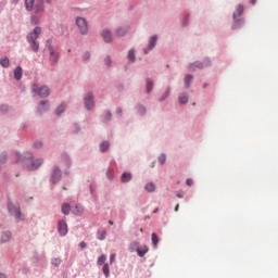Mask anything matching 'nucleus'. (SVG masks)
<instances>
[{"label": "nucleus", "mask_w": 278, "mask_h": 278, "mask_svg": "<svg viewBox=\"0 0 278 278\" xmlns=\"http://www.w3.org/2000/svg\"><path fill=\"white\" fill-rule=\"evenodd\" d=\"M186 184H187V186H192L193 181H192L191 178H188V179L186 180Z\"/></svg>", "instance_id": "obj_46"}, {"label": "nucleus", "mask_w": 278, "mask_h": 278, "mask_svg": "<svg viewBox=\"0 0 278 278\" xmlns=\"http://www.w3.org/2000/svg\"><path fill=\"white\" fill-rule=\"evenodd\" d=\"M106 116H108V121H110V118H112V113L108 112Z\"/></svg>", "instance_id": "obj_49"}, {"label": "nucleus", "mask_w": 278, "mask_h": 278, "mask_svg": "<svg viewBox=\"0 0 278 278\" xmlns=\"http://www.w3.org/2000/svg\"><path fill=\"white\" fill-rule=\"evenodd\" d=\"M25 8L28 12H35L38 14V12H45V1L38 0L34 4V0H25Z\"/></svg>", "instance_id": "obj_2"}, {"label": "nucleus", "mask_w": 278, "mask_h": 278, "mask_svg": "<svg viewBox=\"0 0 278 278\" xmlns=\"http://www.w3.org/2000/svg\"><path fill=\"white\" fill-rule=\"evenodd\" d=\"M101 35H102L104 42H110L112 40V31L104 29V30H102Z\"/></svg>", "instance_id": "obj_12"}, {"label": "nucleus", "mask_w": 278, "mask_h": 278, "mask_svg": "<svg viewBox=\"0 0 278 278\" xmlns=\"http://www.w3.org/2000/svg\"><path fill=\"white\" fill-rule=\"evenodd\" d=\"M1 112H8V105L3 104L0 106Z\"/></svg>", "instance_id": "obj_45"}, {"label": "nucleus", "mask_w": 278, "mask_h": 278, "mask_svg": "<svg viewBox=\"0 0 278 278\" xmlns=\"http://www.w3.org/2000/svg\"><path fill=\"white\" fill-rule=\"evenodd\" d=\"M39 112H47L49 110V102L48 101H41L38 106Z\"/></svg>", "instance_id": "obj_15"}, {"label": "nucleus", "mask_w": 278, "mask_h": 278, "mask_svg": "<svg viewBox=\"0 0 278 278\" xmlns=\"http://www.w3.org/2000/svg\"><path fill=\"white\" fill-rule=\"evenodd\" d=\"M121 181L123 184H127L128 181H131V174L130 173H124L121 177Z\"/></svg>", "instance_id": "obj_17"}, {"label": "nucleus", "mask_w": 278, "mask_h": 278, "mask_svg": "<svg viewBox=\"0 0 278 278\" xmlns=\"http://www.w3.org/2000/svg\"><path fill=\"white\" fill-rule=\"evenodd\" d=\"M14 78L21 80L23 78V67L17 66L14 71Z\"/></svg>", "instance_id": "obj_14"}, {"label": "nucleus", "mask_w": 278, "mask_h": 278, "mask_svg": "<svg viewBox=\"0 0 278 278\" xmlns=\"http://www.w3.org/2000/svg\"><path fill=\"white\" fill-rule=\"evenodd\" d=\"M79 247H80V249H86L87 244H86V242L81 241Z\"/></svg>", "instance_id": "obj_47"}, {"label": "nucleus", "mask_w": 278, "mask_h": 278, "mask_svg": "<svg viewBox=\"0 0 278 278\" xmlns=\"http://www.w3.org/2000/svg\"><path fill=\"white\" fill-rule=\"evenodd\" d=\"M178 199H184V195L181 193H177Z\"/></svg>", "instance_id": "obj_53"}, {"label": "nucleus", "mask_w": 278, "mask_h": 278, "mask_svg": "<svg viewBox=\"0 0 278 278\" xmlns=\"http://www.w3.org/2000/svg\"><path fill=\"white\" fill-rule=\"evenodd\" d=\"M41 34L42 28H40V26L35 27L34 30L27 35V42H34L38 40V36H40Z\"/></svg>", "instance_id": "obj_6"}, {"label": "nucleus", "mask_w": 278, "mask_h": 278, "mask_svg": "<svg viewBox=\"0 0 278 278\" xmlns=\"http://www.w3.org/2000/svg\"><path fill=\"white\" fill-rule=\"evenodd\" d=\"M136 51H134V49H130L129 51H128V60H129V62H135V60H136Z\"/></svg>", "instance_id": "obj_27"}, {"label": "nucleus", "mask_w": 278, "mask_h": 278, "mask_svg": "<svg viewBox=\"0 0 278 278\" xmlns=\"http://www.w3.org/2000/svg\"><path fill=\"white\" fill-rule=\"evenodd\" d=\"M48 51L50 53V63L52 66H55V64H58V60H60V54H58L51 46L48 47Z\"/></svg>", "instance_id": "obj_7"}, {"label": "nucleus", "mask_w": 278, "mask_h": 278, "mask_svg": "<svg viewBox=\"0 0 278 278\" xmlns=\"http://www.w3.org/2000/svg\"><path fill=\"white\" fill-rule=\"evenodd\" d=\"M106 177H108V179H113L114 175H113V173H112V169H109V170L106 172Z\"/></svg>", "instance_id": "obj_41"}, {"label": "nucleus", "mask_w": 278, "mask_h": 278, "mask_svg": "<svg viewBox=\"0 0 278 278\" xmlns=\"http://www.w3.org/2000/svg\"><path fill=\"white\" fill-rule=\"evenodd\" d=\"M116 36L123 37L127 34V28L125 27H119L115 30Z\"/></svg>", "instance_id": "obj_21"}, {"label": "nucleus", "mask_w": 278, "mask_h": 278, "mask_svg": "<svg viewBox=\"0 0 278 278\" xmlns=\"http://www.w3.org/2000/svg\"><path fill=\"white\" fill-rule=\"evenodd\" d=\"M168 94H169V91L167 90V91L165 92L164 98L162 99V101H164V100L168 97Z\"/></svg>", "instance_id": "obj_48"}, {"label": "nucleus", "mask_w": 278, "mask_h": 278, "mask_svg": "<svg viewBox=\"0 0 278 278\" xmlns=\"http://www.w3.org/2000/svg\"><path fill=\"white\" fill-rule=\"evenodd\" d=\"M76 25L83 36L88 34V22L84 17H76Z\"/></svg>", "instance_id": "obj_5"}, {"label": "nucleus", "mask_w": 278, "mask_h": 278, "mask_svg": "<svg viewBox=\"0 0 278 278\" xmlns=\"http://www.w3.org/2000/svg\"><path fill=\"white\" fill-rule=\"evenodd\" d=\"M151 90H153V80L148 79L147 80V92H151Z\"/></svg>", "instance_id": "obj_32"}, {"label": "nucleus", "mask_w": 278, "mask_h": 278, "mask_svg": "<svg viewBox=\"0 0 278 278\" xmlns=\"http://www.w3.org/2000/svg\"><path fill=\"white\" fill-rule=\"evenodd\" d=\"M58 231L60 236H66L68 233V225L64 220H60L58 225Z\"/></svg>", "instance_id": "obj_9"}, {"label": "nucleus", "mask_w": 278, "mask_h": 278, "mask_svg": "<svg viewBox=\"0 0 278 278\" xmlns=\"http://www.w3.org/2000/svg\"><path fill=\"white\" fill-rule=\"evenodd\" d=\"M137 253L139 257H144V255H147V253H149V247L143 245L137 249Z\"/></svg>", "instance_id": "obj_13"}, {"label": "nucleus", "mask_w": 278, "mask_h": 278, "mask_svg": "<svg viewBox=\"0 0 278 278\" xmlns=\"http://www.w3.org/2000/svg\"><path fill=\"white\" fill-rule=\"evenodd\" d=\"M159 210H160V208H155V210L153 211V214H157Z\"/></svg>", "instance_id": "obj_56"}, {"label": "nucleus", "mask_w": 278, "mask_h": 278, "mask_svg": "<svg viewBox=\"0 0 278 278\" xmlns=\"http://www.w3.org/2000/svg\"><path fill=\"white\" fill-rule=\"evenodd\" d=\"M190 81H192V75H187L185 77V86H186V88H190Z\"/></svg>", "instance_id": "obj_31"}, {"label": "nucleus", "mask_w": 278, "mask_h": 278, "mask_svg": "<svg viewBox=\"0 0 278 278\" xmlns=\"http://www.w3.org/2000/svg\"><path fill=\"white\" fill-rule=\"evenodd\" d=\"M108 260V256L105 254H102L99 258H98V266H103V264H105Z\"/></svg>", "instance_id": "obj_28"}, {"label": "nucleus", "mask_w": 278, "mask_h": 278, "mask_svg": "<svg viewBox=\"0 0 278 278\" xmlns=\"http://www.w3.org/2000/svg\"><path fill=\"white\" fill-rule=\"evenodd\" d=\"M31 23H33V25H38V23H40V21L38 20V17L31 16Z\"/></svg>", "instance_id": "obj_39"}, {"label": "nucleus", "mask_w": 278, "mask_h": 278, "mask_svg": "<svg viewBox=\"0 0 278 278\" xmlns=\"http://www.w3.org/2000/svg\"><path fill=\"white\" fill-rule=\"evenodd\" d=\"M0 64L1 66H3V68H8V66H10V59L8 58L1 59Z\"/></svg>", "instance_id": "obj_29"}, {"label": "nucleus", "mask_w": 278, "mask_h": 278, "mask_svg": "<svg viewBox=\"0 0 278 278\" xmlns=\"http://www.w3.org/2000/svg\"><path fill=\"white\" fill-rule=\"evenodd\" d=\"M16 157V162H21L22 165L27 168L28 170H38V168H40V166H42V159H38L36 161L31 160V159H27V157H23V155H21V153H16L15 154Z\"/></svg>", "instance_id": "obj_1"}, {"label": "nucleus", "mask_w": 278, "mask_h": 278, "mask_svg": "<svg viewBox=\"0 0 278 278\" xmlns=\"http://www.w3.org/2000/svg\"><path fill=\"white\" fill-rule=\"evenodd\" d=\"M252 5H255L257 3V0H250Z\"/></svg>", "instance_id": "obj_50"}, {"label": "nucleus", "mask_w": 278, "mask_h": 278, "mask_svg": "<svg viewBox=\"0 0 278 278\" xmlns=\"http://www.w3.org/2000/svg\"><path fill=\"white\" fill-rule=\"evenodd\" d=\"M62 178V172L59 168H54L51 176L52 184H58V181Z\"/></svg>", "instance_id": "obj_11"}, {"label": "nucleus", "mask_w": 278, "mask_h": 278, "mask_svg": "<svg viewBox=\"0 0 278 278\" xmlns=\"http://www.w3.org/2000/svg\"><path fill=\"white\" fill-rule=\"evenodd\" d=\"M146 112H147V109H144V106H142V105L138 106V113L139 114H144Z\"/></svg>", "instance_id": "obj_38"}, {"label": "nucleus", "mask_w": 278, "mask_h": 278, "mask_svg": "<svg viewBox=\"0 0 278 278\" xmlns=\"http://www.w3.org/2000/svg\"><path fill=\"white\" fill-rule=\"evenodd\" d=\"M30 45V49L38 53V49H40V43L38 41H28Z\"/></svg>", "instance_id": "obj_18"}, {"label": "nucleus", "mask_w": 278, "mask_h": 278, "mask_svg": "<svg viewBox=\"0 0 278 278\" xmlns=\"http://www.w3.org/2000/svg\"><path fill=\"white\" fill-rule=\"evenodd\" d=\"M108 232L105 230H98L97 238L98 240H105Z\"/></svg>", "instance_id": "obj_23"}, {"label": "nucleus", "mask_w": 278, "mask_h": 278, "mask_svg": "<svg viewBox=\"0 0 278 278\" xmlns=\"http://www.w3.org/2000/svg\"><path fill=\"white\" fill-rule=\"evenodd\" d=\"M61 210H62V213L65 214V216H68L71 214V204L63 203Z\"/></svg>", "instance_id": "obj_16"}, {"label": "nucleus", "mask_w": 278, "mask_h": 278, "mask_svg": "<svg viewBox=\"0 0 278 278\" xmlns=\"http://www.w3.org/2000/svg\"><path fill=\"white\" fill-rule=\"evenodd\" d=\"M52 264H53L54 266H60V264H62V260H60V258H53V260H52Z\"/></svg>", "instance_id": "obj_35"}, {"label": "nucleus", "mask_w": 278, "mask_h": 278, "mask_svg": "<svg viewBox=\"0 0 278 278\" xmlns=\"http://www.w3.org/2000/svg\"><path fill=\"white\" fill-rule=\"evenodd\" d=\"M188 100H189V98H188V96H187L186 93H181V94L179 96V98H178V101H179V103H181V104L188 103Z\"/></svg>", "instance_id": "obj_24"}, {"label": "nucleus", "mask_w": 278, "mask_h": 278, "mask_svg": "<svg viewBox=\"0 0 278 278\" xmlns=\"http://www.w3.org/2000/svg\"><path fill=\"white\" fill-rule=\"evenodd\" d=\"M65 110H66V104H65V103H62V104L55 110L56 116H60Z\"/></svg>", "instance_id": "obj_25"}, {"label": "nucleus", "mask_w": 278, "mask_h": 278, "mask_svg": "<svg viewBox=\"0 0 278 278\" xmlns=\"http://www.w3.org/2000/svg\"><path fill=\"white\" fill-rule=\"evenodd\" d=\"M109 225H114V222H112V220H109Z\"/></svg>", "instance_id": "obj_57"}, {"label": "nucleus", "mask_w": 278, "mask_h": 278, "mask_svg": "<svg viewBox=\"0 0 278 278\" xmlns=\"http://www.w3.org/2000/svg\"><path fill=\"white\" fill-rule=\"evenodd\" d=\"M117 114H123V110L116 109Z\"/></svg>", "instance_id": "obj_52"}, {"label": "nucleus", "mask_w": 278, "mask_h": 278, "mask_svg": "<svg viewBox=\"0 0 278 278\" xmlns=\"http://www.w3.org/2000/svg\"><path fill=\"white\" fill-rule=\"evenodd\" d=\"M195 68H203V63L201 62H194L189 66V71H195Z\"/></svg>", "instance_id": "obj_22"}, {"label": "nucleus", "mask_w": 278, "mask_h": 278, "mask_svg": "<svg viewBox=\"0 0 278 278\" xmlns=\"http://www.w3.org/2000/svg\"><path fill=\"white\" fill-rule=\"evenodd\" d=\"M116 261V254H111L110 256V263L114 264V262Z\"/></svg>", "instance_id": "obj_42"}, {"label": "nucleus", "mask_w": 278, "mask_h": 278, "mask_svg": "<svg viewBox=\"0 0 278 278\" xmlns=\"http://www.w3.org/2000/svg\"><path fill=\"white\" fill-rule=\"evenodd\" d=\"M0 278H8L5 274L0 273Z\"/></svg>", "instance_id": "obj_55"}, {"label": "nucleus", "mask_w": 278, "mask_h": 278, "mask_svg": "<svg viewBox=\"0 0 278 278\" xmlns=\"http://www.w3.org/2000/svg\"><path fill=\"white\" fill-rule=\"evenodd\" d=\"M8 210L11 216H14L15 220H22L21 205L17 202H9Z\"/></svg>", "instance_id": "obj_3"}, {"label": "nucleus", "mask_w": 278, "mask_h": 278, "mask_svg": "<svg viewBox=\"0 0 278 278\" xmlns=\"http://www.w3.org/2000/svg\"><path fill=\"white\" fill-rule=\"evenodd\" d=\"M104 63L106 66H111L112 65V59H110V56H108L105 60H104Z\"/></svg>", "instance_id": "obj_40"}, {"label": "nucleus", "mask_w": 278, "mask_h": 278, "mask_svg": "<svg viewBox=\"0 0 278 278\" xmlns=\"http://www.w3.org/2000/svg\"><path fill=\"white\" fill-rule=\"evenodd\" d=\"M90 58V53L85 54V60H88Z\"/></svg>", "instance_id": "obj_51"}, {"label": "nucleus", "mask_w": 278, "mask_h": 278, "mask_svg": "<svg viewBox=\"0 0 278 278\" xmlns=\"http://www.w3.org/2000/svg\"><path fill=\"white\" fill-rule=\"evenodd\" d=\"M175 212H179V204L175 206Z\"/></svg>", "instance_id": "obj_54"}, {"label": "nucleus", "mask_w": 278, "mask_h": 278, "mask_svg": "<svg viewBox=\"0 0 278 278\" xmlns=\"http://www.w3.org/2000/svg\"><path fill=\"white\" fill-rule=\"evenodd\" d=\"M10 238H12V232L5 231L1 236V242H10Z\"/></svg>", "instance_id": "obj_19"}, {"label": "nucleus", "mask_w": 278, "mask_h": 278, "mask_svg": "<svg viewBox=\"0 0 278 278\" xmlns=\"http://www.w3.org/2000/svg\"><path fill=\"white\" fill-rule=\"evenodd\" d=\"M31 92H34V94H37L38 97H42V98H47V97H49V94H51L49 87H47V86L40 87L38 85H33Z\"/></svg>", "instance_id": "obj_4"}, {"label": "nucleus", "mask_w": 278, "mask_h": 278, "mask_svg": "<svg viewBox=\"0 0 278 278\" xmlns=\"http://www.w3.org/2000/svg\"><path fill=\"white\" fill-rule=\"evenodd\" d=\"M7 155L5 153L0 154V164H5Z\"/></svg>", "instance_id": "obj_36"}, {"label": "nucleus", "mask_w": 278, "mask_h": 278, "mask_svg": "<svg viewBox=\"0 0 278 278\" xmlns=\"http://www.w3.org/2000/svg\"><path fill=\"white\" fill-rule=\"evenodd\" d=\"M144 190L147 192H155V184L153 182H148L144 187Z\"/></svg>", "instance_id": "obj_20"}, {"label": "nucleus", "mask_w": 278, "mask_h": 278, "mask_svg": "<svg viewBox=\"0 0 278 278\" xmlns=\"http://www.w3.org/2000/svg\"><path fill=\"white\" fill-rule=\"evenodd\" d=\"M102 270L106 278L110 277V265L109 264H104Z\"/></svg>", "instance_id": "obj_30"}, {"label": "nucleus", "mask_w": 278, "mask_h": 278, "mask_svg": "<svg viewBox=\"0 0 278 278\" xmlns=\"http://www.w3.org/2000/svg\"><path fill=\"white\" fill-rule=\"evenodd\" d=\"M236 12L238 16H242V12H244V7L242 4H239L236 9Z\"/></svg>", "instance_id": "obj_34"}, {"label": "nucleus", "mask_w": 278, "mask_h": 278, "mask_svg": "<svg viewBox=\"0 0 278 278\" xmlns=\"http://www.w3.org/2000/svg\"><path fill=\"white\" fill-rule=\"evenodd\" d=\"M47 3H51V0H47Z\"/></svg>", "instance_id": "obj_58"}, {"label": "nucleus", "mask_w": 278, "mask_h": 278, "mask_svg": "<svg viewBox=\"0 0 278 278\" xmlns=\"http://www.w3.org/2000/svg\"><path fill=\"white\" fill-rule=\"evenodd\" d=\"M34 147H35V149H40V147H42V143L40 141H36L34 143Z\"/></svg>", "instance_id": "obj_43"}, {"label": "nucleus", "mask_w": 278, "mask_h": 278, "mask_svg": "<svg viewBox=\"0 0 278 278\" xmlns=\"http://www.w3.org/2000/svg\"><path fill=\"white\" fill-rule=\"evenodd\" d=\"M108 149H110V142L103 141V142L100 144V151H101L102 153H105V151H106Z\"/></svg>", "instance_id": "obj_26"}, {"label": "nucleus", "mask_w": 278, "mask_h": 278, "mask_svg": "<svg viewBox=\"0 0 278 278\" xmlns=\"http://www.w3.org/2000/svg\"><path fill=\"white\" fill-rule=\"evenodd\" d=\"M165 162H166V155L162 154L161 156H159L160 164H164Z\"/></svg>", "instance_id": "obj_37"}, {"label": "nucleus", "mask_w": 278, "mask_h": 278, "mask_svg": "<svg viewBox=\"0 0 278 278\" xmlns=\"http://www.w3.org/2000/svg\"><path fill=\"white\" fill-rule=\"evenodd\" d=\"M77 214H84V208L81 206H76Z\"/></svg>", "instance_id": "obj_44"}, {"label": "nucleus", "mask_w": 278, "mask_h": 278, "mask_svg": "<svg viewBox=\"0 0 278 278\" xmlns=\"http://www.w3.org/2000/svg\"><path fill=\"white\" fill-rule=\"evenodd\" d=\"M157 45V36H152L149 39V45L147 47V49L143 50V53H149V51H152V49H155V46Z\"/></svg>", "instance_id": "obj_10"}, {"label": "nucleus", "mask_w": 278, "mask_h": 278, "mask_svg": "<svg viewBox=\"0 0 278 278\" xmlns=\"http://www.w3.org/2000/svg\"><path fill=\"white\" fill-rule=\"evenodd\" d=\"M85 108L86 110H92V108H94V97L91 92L87 93L85 97Z\"/></svg>", "instance_id": "obj_8"}, {"label": "nucleus", "mask_w": 278, "mask_h": 278, "mask_svg": "<svg viewBox=\"0 0 278 278\" xmlns=\"http://www.w3.org/2000/svg\"><path fill=\"white\" fill-rule=\"evenodd\" d=\"M157 242H160V239L157 238V235L155 232L152 233V244L153 247H157Z\"/></svg>", "instance_id": "obj_33"}]
</instances>
